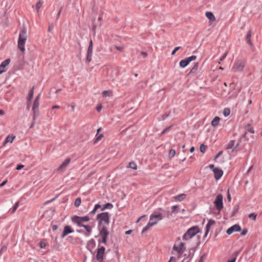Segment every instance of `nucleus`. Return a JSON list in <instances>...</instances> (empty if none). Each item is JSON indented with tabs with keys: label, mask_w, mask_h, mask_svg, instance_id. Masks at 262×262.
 <instances>
[{
	"label": "nucleus",
	"mask_w": 262,
	"mask_h": 262,
	"mask_svg": "<svg viewBox=\"0 0 262 262\" xmlns=\"http://www.w3.org/2000/svg\"><path fill=\"white\" fill-rule=\"evenodd\" d=\"M87 52L93 53V41L92 40L90 41Z\"/></svg>",
	"instance_id": "7c9ffc66"
},
{
	"label": "nucleus",
	"mask_w": 262,
	"mask_h": 262,
	"mask_svg": "<svg viewBox=\"0 0 262 262\" xmlns=\"http://www.w3.org/2000/svg\"><path fill=\"white\" fill-rule=\"evenodd\" d=\"M227 54H228V52H226L220 58V60L221 61H223L225 58L226 57L227 55Z\"/></svg>",
	"instance_id": "a18cd8bd"
},
{
	"label": "nucleus",
	"mask_w": 262,
	"mask_h": 262,
	"mask_svg": "<svg viewBox=\"0 0 262 262\" xmlns=\"http://www.w3.org/2000/svg\"><path fill=\"white\" fill-rule=\"evenodd\" d=\"M39 246L40 248L44 249L46 247V244L43 242H40L39 243Z\"/></svg>",
	"instance_id": "09e8293b"
},
{
	"label": "nucleus",
	"mask_w": 262,
	"mask_h": 262,
	"mask_svg": "<svg viewBox=\"0 0 262 262\" xmlns=\"http://www.w3.org/2000/svg\"><path fill=\"white\" fill-rule=\"evenodd\" d=\"M236 259V257H235L234 258H232V259L228 260L227 262H235Z\"/></svg>",
	"instance_id": "0e129e2a"
},
{
	"label": "nucleus",
	"mask_w": 262,
	"mask_h": 262,
	"mask_svg": "<svg viewBox=\"0 0 262 262\" xmlns=\"http://www.w3.org/2000/svg\"><path fill=\"white\" fill-rule=\"evenodd\" d=\"M205 15L206 17L209 19V23L212 24L213 22L215 21V17L211 12H206L205 13Z\"/></svg>",
	"instance_id": "dca6fc26"
},
{
	"label": "nucleus",
	"mask_w": 262,
	"mask_h": 262,
	"mask_svg": "<svg viewBox=\"0 0 262 262\" xmlns=\"http://www.w3.org/2000/svg\"><path fill=\"white\" fill-rule=\"evenodd\" d=\"M220 121V117L216 116L214 118V119L211 121V125L213 127H216L218 125L219 122Z\"/></svg>",
	"instance_id": "412c9836"
},
{
	"label": "nucleus",
	"mask_w": 262,
	"mask_h": 262,
	"mask_svg": "<svg viewBox=\"0 0 262 262\" xmlns=\"http://www.w3.org/2000/svg\"><path fill=\"white\" fill-rule=\"evenodd\" d=\"M128 167L134 170H136L137 169V166L134 162H129Z\"/></svg>",
	"instance_id": "c756f323"
},
{
	"label": "nucleus",
	"mask_w": 262,
	"mask_h": 262,
	"mask_svg": "<svg viewBox=\"0 0 262 262\" xmlns=\"http://www.w3.org/2000/svg\"><path fill=\"white\" fill-rule=\"evenodd\" d=\"M40 94H39L37 97H36L35 100V101H39V99H40Z\"/></svg>",
	"instance_id": "e2e57ef3"
},
{
	"label": "nucleus",
	"mask_w": 262,
	"mask_h": 262,
	"mask_svg": "<svg viewBox=\"0 0 262 262\" xmlns=\"http://www.w3.org/2000/svg\"><path fill=\"white\" fill-rule=\"evenodd\" d=\"M176 154V151L174 149H171L170 151H169V157H170V158H172Z\"/></svg>",
	"instance_id": "a19ab883"
},
{
	"label": "nucleus",
	"mask_w": 262,
	"mask_h": 262,
	"mask_svg": "<svg viewBox=\"0 0 262 262\" xmlns=\"http://www.w3.org/2000/svg\"><path fill=\"white\" fill-rule=\"evenodd\" d=\"M101 208V205L99 204H96L95 205L94 208L93 209V210L91 212V213L94 214L97 210Z\"/></svg>",
	"instance_id": "473e14b6"
},
{
	"label": "nucleus",
	"mask_w": 262,
	"mask_h": 262,
	"mask_svg": "<svg viewBox=\"0 0 262 262\" xmlns=\"http://www.w3.org/2000/svg\"><path fill=\"white\" fill-rule=\"evenodd\" d=\"M112 92L110 91H104L102 92V95L103 97H106L111 94Z\"/></svg>",
	"instance_id": "79ce46f5"
},
{
	"label": "nucleus",
	"mask_w": 262,
	"mask_h": 262,
	"mask_svg": "<svg viewBox=\"0 0 262 262\" xmlns=\"http://www.w3.org/2000/svg\"><path fill=\"white\" fill-rule=\"evenodd\" d=\"M19 206V202H17L15 203V204L14 205V207H13L12 209V213H13L16 210V209H17L18 207Z\"/></svg>",
	"instance_id": "37998d69"
},
{
	"label": "nucleus",
	"mask_w": 262,
	"mask_h": 262,
	"mask_svg": "<svg viewBox=\"0 0 262 262\" xmlns=\"http://www.w3.org/2000/svg\"><path fill=\"white\" fill-rule=\"evenodd\" d=\"M116 49L118 50V51H122L123 50V47H118V46H116L115 47Z\"/></svg>",
	"instance_id": "13d9d810"
},
{
	"label": "nucleus",
	"mask_w": 262,
	"mask_h": 262,
	"mask_svg": "<svg viewBox=\"0 0 262 262\" xmlns=\"http://www.w3.org/2000/svg\"><path fill=\"white\" fill-rule=\"evenodd\" d=\"M34 89V86H33L32 88V89L30 90V91L28 94V96L27 97V107H28V108H29V105H30L31 100L33 97Z\"/></svg>",
	"instance_id": "f3484780"
},
{
	"label": "nucleus",
	"mask_w": 262,
	"mask_h": 262,
	"mask_svg": "<svg viewBox=\"0 0 262 262\" xmlns=\"http://www.w3.org/2000/svg\"><path fill=\"white\" fill-rule=\"evenodd\" d=\"M251 36V31L250 30L248 32L247 34L246 39H247V42L250 45H252V42H251V41L250 39Z\"/></svg>",
	"instance_id": "bb28decb"
},
{
	"label": "nucleus",
	"mask_w": 262,
	"mask_h": 262,
	"mask_svg": "<svg viewBox=\"0 0 262 262\" xmlns=\"http://www.w3.org/2000/svg\"><path fill=\"white\" fill-rule=\"evenodd\" d=\"M163 216L161 213L154 214L152 213L150 215L149 221L147 225L145 226L142 229V232H146L148 230L151 226H153L157 224L158 222L162 220Z\"/></svg>",
	"instance_id": "f03ea898"
},
{
	"label": "nucleus",
	"mask_w": 262,
	"mask_h": 262,
	"mask_svg": "<svg viewBox=\"0 0 262 262\" xmlns=\"http://www.w3.org/2000/svg\"><path fill=\"white\" fill-rule=\"evenodd\" d=\"M71 161L70 158L67 159L65 161L59 166L58 169V171H61L69 165Z\"/></svg>",
	"instance_id": "a211bd4d"
},
{
	"label": "nucleus",
	"mask_w": 262,
	"mask_h": 262,
	"mask_svg": "<svg viewBox=\"0 0 262 262\" xmlns=\"http://www.w3.org/2000/svg\"><path fill=\"white\" fill-rule=\"evenodd\" d=\"M97 218L99 221V228H101L103 225L106 226L110 223V216L107 212H103L98 214L97 215Z\"/></svg>",
	"instance_id": "7ed1b4c3"
},
{
	"label": "nucleus",
	"mask_w": 262,
	"mask_h": 262,
	"mask_svg": "<svg viewBox=\"0 0 262 262\" xmlns=\"http://www.w3.org/2000/svg\"><path fill=\"white\" fill-rule=\"evenodd\" d=\"M241 229V227L238 225L235 224L228 229L226 232L228 235H230L234 232L239 231Z\"/></svg>",
	"instance_id": "f8f14e48"
},
{
	"label": "nucleus",
	"mask_w": 262,
	"mask_h": 262,
	"mask_svg": "<svg viewBox=\"0 0 262 262\" xmlns=\"http://www.w3.org/2000/svg\"><path fill=\"white\" fill-rule=\"evenodd\" d=\"M10 59H7L4 60L0 64V75L7 71L6 67L9 64Z\"/></svg>",
	"instance_id": "9b49d317"
},
{
	"label": "nucleus",
	"mask_w": 262,
	"mask_h": 262,
	"mask_svg": "<svg viewBox=\"0 0 262 262\" xmlns=\"http://www.w3.org/2000/svg\"><path fill=\"white\" fill-rule=\"evenodd\" d=\"M93 53H90L87 52V56H86V61L88 62H90L92 60V56Z\"/></svg>",
	"instance_id": "e433bc0d"
},
{
	"label": "nucleus",
	"mask_w": 262,
	"mask_h": 262,
	"mask_svg": "<svg viewBox=\"0 0 262 262\" xmlns=\"http://www.w3.org/2000/svg\"><path fill=\"white\" fill-rule=\"evenodd\" d=\"M205 259V255H203L200 257L199 262H204Z\"/></svg>",
	"instance_id": "6e6d98bb"
},
{
	"label": "nucleus",
	"mask_w": 262,
	"mask_h": 262,
	"mask_svg": "<svg viewBox=\"0 0 262 262\" xmlns=\"http://www.w3.org/2000/svg\"><path fill=\"white\" fill-rule=\"evenodd\" d=\"M230 114V110L229 108H225L223 110V115L225 117H227Z\"/></svg>",
	"instance_id": "2f4dec72"
},
{
	"label": "nucleus",
	"mask_w": 262,
	"mask_h": 262,
	"mask_svg": "<svg viewBox=\"0 0 262 262\" xmlns=\"http://www.w3.org/2000/svg\"><path fill=\"white\" fill-rule=\"evenodd\" d=\"M213 203L218 212H220L223 208V195L221 194H217Z\"/></svg>",
	"instance_id": "0eeeda50"
},
{
	"label": "nucleus",
	"mask_w": 262,
	"mask_h": 262,
	"mask_svg": "<svg viewBox=\"0 0 262 262\" xmlns=\"http://www.w3.org/2000/svg\"><path fill=\"white\" fill-rule=\"evenodd\" d=\"M198 67H199V63H195V64L194 65L193 68L191 69V71H190L189 74H194L195 72V71L197 70Z\"/></svg>",
	"instance_id": "393cba45"
},
{
	"label": "nucleus",
	"mask_w": 262,
	"mask_h": 262,
	"mask_svg": "<svg viewBox=\"0 0 262 262\" xmlns=\"http://www.w3.org/2000/svg\"><path fill=\"white\" fill-rule=\"evenodd\" d=\"M257 214L254 213H251L249 214L248 217L250 219H253L254 221H255L256 219Z\"/></svg>",
	"instance_id": "4c0bfd02"
},
{
	"label": "nucleus",
	"mask_w": 262,
	"mask_h": 262,
	"mask_svg": "<svg viewBox=\"0 0 262 262\" xmlns=\"http://www.w3.org/2000/svg\"><path fill=\"white\" fill-rule=\"evenodd\" d=\"M186 196V195L185 194L182 193V194H180L177 196H174V199L176 201L181 202V201H183L185 199Z\"/></svg>",
	"instance_id": "aec40b11"
},
{
	"label": "nucleus",
	"mask_w": 262,
	"mask_h": 262,
	"mask_svg": "<svg viewBox=\"0 0 262 262\" xmlns=\"http://www.w3.org/2000/svg\"><path fill=\"white\" fill-rule=\"evenodd\" d=\"M15 139V136L12 135H9L5 139V141L3 143V145L5 146L7 143H12L14 140Z\"/></svg>",
	"instance_id": "6ab92c4d"
},
{
	"label": "nucleus",
	"mask_w": 262,
	"mask_h": 262,
	"mask_svg": "<svg viewBox=\"0 0 262 262\" xmlns=\"http://www.w3.org/2000/svg\"><path fill=\"white\" fill-rule=\"evenodd\" d=\"M248 132L253 134H254V130L252 127L249 126L247 128H246V131L243 135V137L245 138Z\"/></svg>",
	"instance_id": "4be33fe9"
},
{
	"label": "nucleus",
	"mask_w": 262,
	"mask_h": 262,
	"mask_svg": "<svg viewBox=\"0 0 262 262\" xmlns=\"http://www.w3.org/2000/svg\"><path fill=\"white\" fill-rule=\"evenodd\" d=\"M141 54L142 55V56L144 57V58H145L147 57V54L146 52H144V51H142L141 52Z\"/></svg>",
	"instance_id": "5fc2aeb1"
},
{
	"label": "nucleus",
	"mask_w": 262,
	"mask_h": 262,
	"mask_svg": "<svg viewBox=\"0 0 262 262\" xmlns=\"http://www.w3.org/2000/svg\"><path fill=\"white\" fill-rule=\"evenodd\" d=\"M180 49H181V47H176L174 49V50L172 51L171 55H174L176 54V52L177 51H178L179 50H180Z\"/></svg>",
	"instance_id": "c03bdc74"
},
{
	"label": "nucleus",
	"mask_w": 262,
	"mask_h": 262,
	"mask_svg": "<svg viewBox=\"0 0 262 262\" xmlns=\"http://www.w3.org/2000/svg\"><path fill=\"white\" fill-rule=\"evenodd\" d=\"M105 248L104 247H101L97 249L96 258L98 260L103 261L105 254Z\"/></svg>",
	"instance_id": "9d476101"
},
{
	"label": "nucleus",
	"mask_w": 262,
	"mask_h": 262,
	"mask_svg": "<svg viewBox=\"0 0 262 262\" xmlns=\"http://www.w3.org/2000/svg\"><path fill=\"white\" fill-rule=\"evenodd\" d=\"M200 232V229L198 226H193L189 228L184 234L183 239L184 240H188L195 235Z\"/></svg>",
	"instance_id": "20e7f679"
},
{
	"label": "nucleus",
	"mask_w": 262,
	"mask_h": 262,
	"mask_svg": "<svg viewBox=\"0 0 262 262\" xmlns=\"http://www.w3.org/2000/svg\"><path fill=\"white\" fill-rule=\"evenodd\" d=\"M42 3L40 1L37 3V4L36 5V9L37 12L39 11V10L42 6Z\"/></svg>",
	"instance_id": "ea45409f"
},
{
	"label": "nucleus",
	"mask_w": 262,
	"mask_h": 262,
	"mask_svg": "<svg viewBox=\"0 0 262 262\" xmlns=\"http://www.w3.org/2000/svg\"><path fill=\"white\" fill-rule=\"evenodd\" d=\"M82 227L84 228V229L86 231L87 233H86V235H89L92 231V227L90 225H84V226H82Z\"/></svg>",
	"instance_id": "5701e85b"
},
{
	"label": "nucleus",
	"mask_w": 262,
	"mask_h": 262,
	"mask_svg": "<svg viewBox=\"0 0 262 262\" xmlns=\"http://www.w3.org/2000/svg\"><path fill=\"white\" fill-rule=\"evenodd\" d=\"M213 171L214 174V178L216 180L220 179L223 176V171L218 168H213Z\"/></svg>",
	"instance_id": "2eb2a0df"
},
{
	"label": "nucleus",
	"mask_w": 262,
	"mask_h": 262,
	"mask_svg": "<svg viewBox=\"0 0 262 262\" xmlns=\"http://www.w3.org/2000/svg\"><path fill=\"white\" fill-rule=\"evenodd\" d=\"M90 219L89 216H84L83 217H81V221H82V222H87L90 221Z\"/></svg>",
	"instance_id": "c9c22d12"
},
{
	"label": "nucleus",
	"mask_w": 262,
	"mask_h": 262,
	"mask_svg": "<svg viewBox=\"0 0 262 262\" xmlns=\"http://www.w3.org/2000/svg\"><path fill=\"white\" fill-rule=\"evenodd\" d=\"M247 229H244L243 230L242 232H241V234L242 235H245L247 234Z\"/></svg>",
	"instance_id": "4d7b16f0"
},
{
	"label": "nucleus",
	"mask_w": 262,
	"mask_h": 262,
	"mask_svg": "<svg viewBox=\"0 0 262 262\" xmlns=\"http://www.w3.org/2000/svg\"><path fill=\"white\" fill-rule=\"evenodd\" d=\"M101 108H102V106H101V105H99V106H98L97 107V108H96V109H97V111H98V112L100 111V110H101Z\"/></svg>",
	"instance_id": "69168bd1"
},
{
	"label": "nucleus",
	"mask_w": 262,
	"mask_h": 262,
	"mask_svg": "<svg viewBox=\"0 0 262 262\" xmlns=\"http://www.w3.org/2000/svg\"><path fill=\"white\" fill-rule=\"evenodd\" d=\"M24 167V165H21V164H19V165H18L16 167V169L18 170H20L21 169H22L23 167Z\"/></svg>",
	"instance_id": "3c124183"
},
{
	"label": "nucleus",
	"mask_w": 262,
	"mask_h": 262,
	"mask_svg": "<svg viewBox=\"0 0 262 262\" xmlns=\"http://www.w3.org/2000/svg\"><path fill=\"white\" fill-rule=\"evenodd\" d=\"M172 249L178 253L180 256L185 249V244L183 242H180L177 245L174 244Z\"/></svg>",
	"instance_id": "1a4fd4ad"
},
{
	"label": "nucleus",
	"mask_w": 262,
	"mask_h": 262,
	"mask_svg": "<svg viewBox=\"0 0 262 262\" xmlns=\"http://www.w3.org/2000/svg\"><path fill=\"white\" fill-rule=\"evenodd\" d=\"M214 224H215L214 221L212 220H210L207 223V224L208 225V226H211L213 225Z\"/></svg>",
	"instance_id": "8fccbe9b"
},
{
	"label": "nucleus",
	"mask_w": 262,
	"mask_h": 262,
	"mask_svg": "<svg viewBox=\"0 0 262 262\" xmlns=\"http://www.w3.org/2000/svg\"><path fill=\"white\" fill-rule=\"evenodd\" d=\"M172 261H174V262L176 261V258L173 256H171L170 257L169 260L168 261V262H172Z\"/></svg>",
	"instance_id": "bf43d9fd"
},
{
	"label": "nucleus",
	"mask_w": 262,
	"mask_h": 262,
	"mask_svg": "<svg viewBox=\"0 0 262 262\" xmlns=\"http://www.w3.org/2000/svg\"><path fill=\"white\" fill-rule=\"evenodd\" d=\"M200 151L202 152H204L206 150V146L202 144L200 146Z\"/></svg>",
	"instance_id": "de8ad7c7"
},
{
	"label": "nucleus",
	"mask_w": 262,
	"mask_h": 262,
	"mask_svg": "<svg viewBox=\"0 0 262 262\" xmlns=\"http://www.w3.org/2000/svg\"><path fill=\"white\" fill-rule=\"evenodd\" d=\"M196 58V56L192 55L184 59H183L180 62V67L182 68H185L191 61L195 60Z\"/></svg>",
	"instance_id": "6e6552de"
},
{
	"label": "nucleus",
	"mask_w": 262,
	"mask_h": 262,
	"mask_svg": "<svg viewBox=\"0 0 262 262\" xmlns=\"http://www.w3.org/2000/svg\"><path fill=\"white\" fill-rule=\"evenodd\" d=\"M245 67V62L242 60L236 61L232 68V71L236 72H241L243 71Z\"/></svg>",
	"instance_id": "39448f33"
},
{
	"label": "nucleus",
	"mask_w": 262,
	"mask_h": 262,
	"mask_svg": "<svg viewBox=\"0 0 262 262\" xmlns=\"http://www.w3.org/2000/svg\"><path fill=\"white\" fill-rule=\"evenodd\" d=\"M179 206L177 205L172 206L171 207V213L170 214V215H172L173 213H176L178 212Z\"/></svg>",
	"instance_id": "c85d7f7f"
},
{
	"label": "nucleus",
	"mask_w": 262,
	"mask_h": 262,
	"mask_svg": "<svg viewBox=\"0 0 262 262\" xmlns=\"http://www.w3.org/2000/svg\"><path fill=\"white\" fill-rule=\"evenodd\" d=\"M170 126L168 127H167L165 129H164L163 132H162L161 134L162 135H164V134H165L167 131L169 130V129H170Z\"/></svg>",
	"instance_id": "603ef678"
},
{
	"label": "nucleus",
	"mask_w": 262,
	"mask_h": 262,
	"mask_svg": "<svg viewBox=\"0 0 262 262\" xmlns=\"http://www.w3.org/2000/svg\"><path fill=\"white\" fill-rule=\"evenodd\" d=\"M72 221L76 224L79 227L84 226V224H82V221H81V216L74 215L71 218Z\"/></svg>",
	"instance_id": "4468645a"
},
{
	"label": "nucleus",
	"mask_w": 262,
	"mask_h": 262,
	"mask_svg": "<svg viewBox=\"0 0 262 262\" xmlns=\"http://www.w3.org/2000/svg\"><path fill=\"white\" fill-rule=\"evenodd\" d=\"M234 141H233V140L230 141L227 145V149H229L232 148L233 147V146H234Z\"/></svg>",
	"instance_id": "f704fd0d"
},
{
	"label": "nucleus",
	"mask_w": 262,
	"mask_h": 262,
	"mask_svg": "<svg viewBox=\"0 0 262 262\" xmlns=\"http://www.w3.org/2000/svg\"><path fill=\"white\" fill-rule=\"evenodd\" d=\"M112 207H113L112 204L108 203L104 206V207L102 208V210H104L105 209H107V208H111Z\"/></svg>",
	"instance_id": "58836bf2"
},
{
	"label": "nucleus",
	"mask_w": 262,
	"mask_h": 262,
	"mask_svg": "<svg viewBox=\"0 0 262 262\" xmlns=\"http://www.w3.org/2000/svg\"><path fill=\"white\" fill-rule=\"evenodd\" d=\"M37 110H35V112H33V121H35L36 117L37 116Z\"/></svg>",
	"instance_id": "864d4df0"
},
{
	"label": "nucleus",
	"mask_w": 262,
	"mask_h": 262,
	"mask_svg": "<svg viewBox=\"0 0 262 262\" xmlns=\"http://www.w3.org/2000/svg\"><path fill=\"white\" fill-rule=\"evenodd\" d=\"M28 38L27 30L25 27L22 28L19 33L17 47L23 53L26 51L25 45Z\"/></svg>",
	"instance_id": "f257e3e1"
},
{
	"label": "nucleus",
	"mask_w": 262,
	"mask_h": 262,
	"mask_svg": "<svg viewBox=\"0 0 262 262\" xmlns=\"http://www.w3.org/2000/svg\"><path fill=\"white\" fill-rule=\"evenodd\" d=\"M103 138V135L102 134H96V139L95 141V143H97L100 140H101Z\"/></svg>",
	"instance_id": "cd10ccee"
},
{
	"label": "nucleus",
	"mask_w": 262,
	"mask_h": 262,
	"mask_svg": "<svg viewBox=\"0 0 262 262\" xmlns=\"http://www.w3.org/2000/svg\"><path fill=\"white\" fill-rule=\"evenodd\" d=\"M198 67H199V63H195V64L194 65L193 68L191 69V71H190L189 74H194L195 72V71L197 70Z\"/></svg>",
	"instance_id": "a878e982"
},
{
	"label": "nucleus",
	"mask_w": 262,
	"mask_h": 262,
	"mask_svg": "<svg viewBox=\"0 0 262 262\" xmlns=\"http://www.w3.org/2000/svg\"><path fill=\"white\" fill-rule=\"evenodd\" d=\"M210 227L211 226H208V225L207 224L206 227V231H205V235H204L205 236H206L207 235V234H208Z\"/></svg>",
	"instance_id": "49530a36"
},
{
	"label": "nucleus",
	"mask_w": 262,
	"mask_h": 262,
	"mask_svg": "<svg viewBox=\"0 0 262 262\" xmlns=\"http://www.w3.org/2000/svg\"><path fill=\"white\" fill-rule=\"evenodd\" d=\"M99 234L102 238L101 242L104 244H106L107 237L109 234V232L107 230L106 226L103 225L101 228H99Z\"/></svg>",
	"instance_id": "423d86ee"
},
{
	"label": "nucleus",
	"mask_w": 262,
	"mask_h": 262,
	"mask_svg": "<svg viewBox=\"0 0 262 262\" xmlns=\"http://www.w3.org/2000/svg\"><path fill=\"white\" fill-rule=\"evenodd\" d=\"M132 232V230H129L125 231V233L126 234H130Z\"/></svg>",
	"instance_id": "338daca9"
},
{
	"label": "nucleus",
	"mask_w": 262,
	"mask_h": 262,
	"mask_svg": "<svg viewBox=\"0 0 262 262\" xmlns=\"http://www.w3.org/2000/svg\"><path fill=\"white\" fill-rule=\"evenodd\" d=\"M74 232V230L72 229L71 226H66L63 228V230L61 235V237L62 238L64 237L68 234L70 233H72Z\"/></svg>",
	"instance_id": "ddd939ff"
},
{
	"label": "nucleus",
	"mask_w": 262,
	"mask_h": 262,
	"mask_svg": "<svg viewBox=\"0 0 262 262\" xmlns=\"http://www.w3.org/2000/svg\"><path fill=\"white\" fill-rule=\"evenodd\" d=\"M34 125H35V121H33L32 122V123H31V124L30 125V128H33V127H34Z\"/></svg>",
	"instance_id": "774afa93"
},
{
	"label": "nucleus",
	"mask_w": 262,
	"mask_h": 262,
	"mask_svg": "<svg viewBox=\"0 0 262 262\" xmlns=\"http://www.w3.org/2000/svg\"><path fill=\"white\" fill-rule=\"evenodd\" d=\"M39 101L34 100L32 106V110L33 112H35V110H37L39 107Z\"/></svg>",
	"instance_id": "b1692460"
},
{
	"label": "nucleus",
	"mask_w": 262,
	"mask_h": 262,
	"mask_svg": "<svg viewBox=\"0 0 262 262\" xmlns=\"http://www.w3.org/2000/svg\"><path fill=\"white\" fill-rule=\"evenodd\" d=\"M222 152L223 151H220L215 157V159H216L217 158H218L222 154Z\"/></svg>",
	"instance_id": "052dcab7"
},
{
	"label": "nucleus",
	"mask_w": 262,
	"mask_h": 262,
	"mask_svg": "<svg viewBox=\"0 0 262 262\" xmlns=\"http://www.w3.org/2000/svg\"><path fill=\"white\" fill-rule=\"evenodd\" d=\"M81 199L80 198H77L75 201V202H74V205L75 207H78L80 206V204H81Z\"/></svg>",
	"instance_id": "72a5a7b5"
},
{
	"label": "nucleus",
	"mask_w": 262,
	"mask_h": 262,
	"mask_svg": "<svg viewBox=\"0 0 262 262\" xmlns=\"http://www.w3.org/2000/svg\"><path fill=\"white\" fill-rule=\"evenodd\" d=\"M227 199L229 201H231V196L229 193V190H228V193H227Z\"/></svg>",
	"instance_id": "680f3d73"
}]
</instances>
